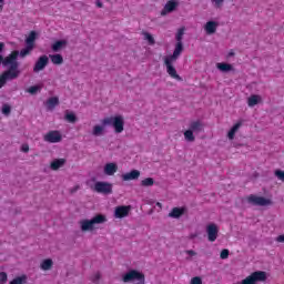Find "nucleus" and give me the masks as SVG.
<instances>
[{
    "label": "nucleus",
    "instance_id": "obj_1",
    "mask_svg": "<svg viewBox=\"0 0 284 284\" xmlns=\"http://www.w3.org/2000/svg\"><path fill=\"white\" fill-rule=\"evenodd\" d=\"M19 51L14 50L9 55L3 58L0 55V65L4 68H9L0 74V89L8 83V81H14V79H19L21 77V70L19 69Z\"/></svg>",
    "mask_w": 284,
    "mask_h": 284
},
{
    "label": "nucleus",
    "instance_id": "obj_2",
    "mask_svg": "<svg viewBox=\"0 0 284 284\" xmlns=\"http://www.w3.org/2000/svg\"><path fill=\"white\" fill-rule=\"evenodd\" d=\"M102 125H112L115 134H121L125 130V120L123 115L109 116L102 120Z\"/></svg>",
    "mask_w": 284,
    "mask_h": 284
},
{
    "label": "nucleus",
    "instance_id": "obj_3",
    "mask_svg": "<svg viewBox=\"0 0 284 284\" xmlns=\"http://www.w3.org/2000/svg\"><path fill=\"white\" fill-rule=\"evenodd\" d=\"M108 219L103 214H97L91 220H81L80 221V227L82 232H92L94 230V225H101L102 223H105Z\"/></svg>",
    "mask_w": 284,
    "mask_h": 284
},
{
    "label": "nucleus",
    "instance_id": "obj_4",
    "mask_svg": "<svg viewBox=\"0 0 284 284\" xmlns=\"http://www.w3.org/2000/svg\"><path fill=\"white\" fill-rule=\"evenodd\" d=\"M123 283H132L138 281L136 284H145V275L136 270H131L122 277Z\"/></svg>",
    "mask_w": 284,
    "mask_h": 284
},
{
    "label": "nucleus",
    "instance_id": "obj_5",
    "mask_svg": "<svg viewBox=\"0 0 284 284\" xmlns=\"http://www.w3.org/2000/svg\"><path fill=\"white\" fill-rule=\"evenodd\" d=\"M246 201L251 205H258L260 207H267L268 205H272V200L254 194L248 195Z\"/></svg>",
    "mask_w": 284,
    "mask_h": 284
},
{
    "label": "nucleus",
    "instance_id": "obj_6",
    "mask_svg": "<svg viewBox=\"0 0 284 284\" xmlns=\"http://www.w3.org/2000/svg\"><path fill=\"white\" fill-rule=\"evenodd\" d=\"M173 63H176V61L171 60L170 58H164V65L166 68V72H168L169 77H171V79H175L176 81H183L181 75H179V73H176V68H174Z\"/></svg>",
    "mask_w": 284,
    "mask_h": 284
},
{
    "label": "nucleus",
    "instance_id": "obj_7",
    "mask_svg": "<svg viewBox=\"0 0 284 284\" xmlns=\"http://www.w3.org/2000/svg\"><path fill=\"white\" fill-rule=\"evenodd\" d=\"M49 63H50V58H48V55L45 54L40 55L33 65V72L37 73L45 70Z\"/></svg>",
    "mask_w": 284,
    "mask_h": 284
},
{
    "label": "nucleus",
    "instance_id": "obj_8",
    "mask_svg": "<svg viewBox=\"0 0 284 284\" xmlns=\"http://www.w3.org/2000/svg\"><path fill=\"white\" fill-rule=\"evenodd\" d=\"M206 234L210 243H214L219 239V226L214 223L209 224L206 226Z\"/></svg>",
    "mask_w": 284,
    "mask_h": 284
},
{
    "label": "nucleus",
    "instance_id": "obj_9",
    "mask_svg": "<svg viewBox=\"0 0 284 284\" xmlns=\"http://www.w3.org/2000/svg\"><path fill=\"white\" fill-rule=\"evenodd\" d=\"M94 190L98 194H112V185L108 182H97Z\"/></svg>",
    "mask_w": 284,
    "mask_h": 284
},
{
    "label": "nucleus",
    "instance_id": "obj_10",
    "mask_svg": "<svg viewBox=\"0 0 284 284\" xmlns=\"http://www.w3.org/2000/svg\"><path fill=\"white\" fill-rule=\"evenodd\" d=\"M130 210H132V206L130 205H121L115 207L114 211V217L115 219H125L130 214Z\"/></svg>",
    "mask_w": 284,
    "mask_h": 284
},
{
    "label": "nucleus",
    "instance_id": "obj_11",
    "mask_svg": "<svg viewBox=\"0 0 284 284\" xmlns=\"http://www.w3.org/2000/svg\"><path fill=\"white\" fill-rule=\"evenodd\" d=\"M183 54V42H176L173 54L164 57V59H170L171 61H178L179 57Z\"/></svg>",
    "mask_w": 284,
    "mask_h": 284
},
{
    "label": "nucleus",
    "instance_id": "obj_12",
    "mask_svg": "<svg viewBox=\"0 0 284 284\" xmlns=\"http://www.w3.org/2000/svg\"><path fill=\"white\" fill-rule=\"evenodd\" d=\"M61 139V133H59V131H50L44 135V141H47V143H60Z\"/></svg>",
    "mask_w": 284,
    "mask_h": 284
},
{
    "label": "nucleus",
    "instance_id": "obj_13",
    "mask_svg": "<svg viewBox=\"0 0 284 284\" xmlns=\"http://www.w3.org/2000/svg\"><path fill=\"white\" fill-rule=\"evenodd\" d=\"M178 7H179V2L174 0H169L164 6L163 10L161 11L162 17H165V14L170 12H174Z\"/></svg>",
    "mask_w": 284,
    "mask_h": 284
},
{
    "label": "nucleus",
    "instance_id": "obj_14",
    "mask_svg": "<svg viewBox=\"0 0 284 284\" xmlns=\"http://www.w3.org/2000/svg\"><path fill=\"white\" fill-rule=\"evenodd\" d=\"M118 171L119 165H116V163L114 162H110L104 165V174H106V176H114V174H116Z\"/></svg>",
    "mask_w": 284,
    "mask_h": 284
},
{
    "label": "nucleus",
    "instance_id": "obj_15",
    "mask_svg": "<svg viewBox=\"0 0 284 284\" xmlns=\"http://www.w3.org/2000/svg\"><path fill=\"white\" fill-rule=\"evenodd\" d=\"M141 176V171L131 170L128 173L122 174V181H136Z\"/></svg>",
    "mask_w": 284,
    "mask_h": 284
},
{
    "label": "nucleus",
    "instance_id": "obj_16",
    "mask_svg": "<svg viewBox=\"0 0 284 284\" xmlns=\"http://www.w3.org/2000/svg\"><path fill=\"white\" fill-rule=\"evenodd\" d=\"M219 28V22L216 21H207L204 26V30L206 34H214Z\"/></svg>",
    "mask_w": 284,
    "mask_h": 284
},
{
    "label": "nucleus",
    "instance_id": "obj_17",
    "mask_svg": "<svg viewBox=\"0 0 284 284\" xmlns=\"http://www.w3.org/2000/svg\"><path fill=\"white\" fill-rule=\"evenodd\" d=\"M185 214V207H173L169 213V219H181Z\"/></svg>",
    "mask_w": 284,
    "mask_h": 284
},
{
    "label": "nucleus",
    "instance_id": "obj_18",
    "mask_svg": "<svg viewBox=\"0 0 284 284\" xmlns=\"http://www.w3.org/2000/svg\"><path fill=\"white\" fill-rule=\"evenodd\" d=\"M189 130H191L195 134H199L200 132H203V122H201L199 120L192 121L189 125Z\"/></svg>",
    "mask_w": 284,
    "mask_h": 284
},
{
    "label": "nucleus",
    "instance_id": "obj_19",
    "mask_svg": "<svg viewBox=\"0 0 284 284\" xmlns=\"http://www.w3.org/2000/svg\"><path fill=\"white\" fill-rule=\"evenodd\" d=\"M65 165V159H55L51 162L50 169L57 172V170H60V168H63Z\"/></svg>",
    "mask_w": 284,
    "mask_h": 284
},
{
    "label": "nucleus",
    "instance_id": "obj_20",
    "mask_svg": "<svg viewBox=\"0 0 284 284\" xmlns=\"http://www.w3.org/2000/svg\"><path fill=\"white\" fill-rule=\"evenodd\" d=\"M262 101L261 95L258 94H252L248 99H247V105L248 108H254V105H258V103Z\"/></svg>",
    "mask_w": 284,
    "mask_h": 284
},
{
    "label": "nucleus",
    "instance_id": "obj_21",
    "mask_svg": "<svg viewBox=\"0 0 284 284\" xmlns=\"http://www.w3.org/2000/svg\"><path fill=\"white\" fill-rule=\"evenodd\" d=\"M57 105H59V98L58 97L49 98L45 102L47 110H54V108Z\"/></svg>",
    "mask_w": 284,
    "mask_h": 284
},
{
    "label": "nucleus",
    "instance_id": "obj_22",
    "mask_svg": "<svg viewBox=\"0 0 284 284\" xmlns=\"http://www.w3.org/2000/svg\"><path fill=\"white\" fill-rule=\"evenodd\" d=\"M241 125H243V123L237 122L231 128V130L227 133L230 141H234V136L236 135V132H239V129L241 128Z\"/></svg>",
    "mask_w": 284,
    "mask_h": 284
},
{
    "label": "nucleus",
    "instance_id": "obj_23",
    "mask_svg": "<svg viewBox=\"0 0 284 284\" xmlns=\"http://www.w3.org/2000/svg\"><path fill=\"white\" fill-rule=\"evenodd\" d=\"M37 41V31H30L29 36L26 39V45H31L34 48V42Z\"/></svg>",
    "mask_w": 284,
    "mask_h": 284
},
{
    "label": "nucleus",
    "instance_id": "obj_24",
    "mask_svg": "<svg viewBox=\"0 0 284 284\" xmlns=\"http://www.w3.org/2000/svg\"><path fill=\"white\" fill-rule=\"evenodd\" d=\"M64 45H68V41L65 40H58L51 45V50L53 52H59Z\"/></svg>",
    "mask_w": 284,
    "mask_h": 284
},
{
    "label": "nucleus",
    "instance_id": "obj_25",
    "mask_svg": "<svg viewBox=\"0 0 284 284\" xmlns=\"http://www.w3.org/2000/svg\"><path fill=\"white\" fill-rule=\"evenodd\" d=\"M51 62L53 63V65H61V63H63V55L57 53V54H50L49 55Z\"/></svg>",
    "mask_w": 284,
    "mask_h": 284
},
{
    "label": "nucleus",
    "instance_id": "obj_26",
    "mask_svg": "<svg viewBox=\"0 0 284 284\" xmlns=\"http://www.w3.org/2000/svg\"><path fill=\"white\" fill-rule=\"evenodd\" d=\"M52 265H54V262H52V260H50V258H47L41 262L40 267L44 272H48V270H52Z\"/></svg>",
    "mask_w": 284,
    "mask_h": 284
},
{
    "label": "nucleus",
    "instance_id": "obj_27",
    "mask_svg": "<svg viewBox=\"0 0 284 284\" xmlns=\"http://www.w3.org/2000/svg\"><path fill=\"white\" fill-rule=\"evenodd\" d=\"M103 132H105V128L103 125H94L92 130L93 136H102Z\"/></svg>",
    "mask_w": 284,
    "mask_h": 284
},
{
    "label": "nucleus",
    "instance_id": "obj_28",
    "mask_svg": "<svg viewBox=\"0 0 284 284\" xmlns=\"http://www.w3.org/2000/svg\"><path fill=\"white\" fill-rule=\"evenodd\" d=\"M184 139L185 141H187L189 143H194V141H196V138L194 136V131L192 130H186L184 132Z\"/></svg>",
    "mask_w": 284,
    "mask_h": 284
},
{
    "label": "nucleus",
    "instance_id": "obj_29",
    "mask_svg": "<svg viewBox=\"0 0 284 284\" xmlns=\"http://www.w3.org/2000/svg\"><path fill=\"white\" fill-rule=\"evenodd\" d=\"M28 283V275H21L13 278L9 284H26Z\"/></svg>",
    "mask_w": 284,
    "mask_h": 284
},
{
    "label": "nucleus",
    "instance_id": "obj_30",
    "mask_svg": "<svg viewBox=\"0 0 284 284\" xmlns=\"http://www.w3.org/2000/svg\"><path fill=\"white\" fill-rule=\"evenodd\" d=\"M154 185V179L153 178H145L144 180L141 181V186L142 187H152Z\"/></svg>",
    "mask_w": 284,
    "mask_h": 284
},
{
    "label": "nucleus",
    "instance_id": "obj_31",
    "mask_svg": "<svg viewBox=\"0 0 284 284\" xmlns=\"http://www.w3.org/2000/svg\"><path fill=\"white\" fill-rule=\"evenodd\" d=\"M217 70H221V72H230V70H232V64H230V63H217Z\"/></svg>",
    "mask_w": 284,
    "mask_h": 284
},
{
    "label": "nucleus",
    "instance_id": "obj_32",
    "mask_svg": "<svg viewBox=\"0 0 284 284\" xmlns=\"http://www.w3.org/2000/svg\"><path fill=\"white\" fill-rule=\"evenodd\" d=\"M183 34H185V28L182 27L178 30V33L175 36L178 43H183Z\"/></svg>",
    "mask_w": 284,
    "mask_h": 284
},
{
    "label": "nucleus",
    "instance_id": "obj_33",
    "mask_svg": "<svg viewBox=\"0 0 284 284\" xmlns=\"http://www.w3.org/2000/svg\"><path fill=\"white\" fill-rule=\"evenodd\" d=\"M32 50H34V47H31L30 44H26V48L20 51V57L22 58L28 57V54H30Z\"/></svg>",
    "mask_w": 284,
    "mask_h": 284
},
{
    "label": "nucleus",
    "instance_id": "obj_34",
    "mask_svg": "<svg viewBox=\"0 0 284 284\" xmlns=\"http://www.w3.org/2000/svg\"><path fill=\"white\" fill-rule=\"evenodd\" d=\"M64 119L68 123H77V115L74 113H67Z\"/></svg>",
    "mask_w": 284,
    "mask_h": 284
},
{
    "label": "nucleus",
    "instance_id": "obj_35",
    "mask_svg": "<svg viewBox=\"0 0 284 284\" xmlns=\"http://www.w3.org/2000/svg\"><path fill=\"white\" fill-rule=\"evenodd\" d=\"M27 92H29V94H37V92H41V87L32 85L27 90Z\"/></svg>",
    "mask_w": 284,
    "mask_h": 284
},
{
    "label": "nucleus",
    "instance_id": "obj_36",
    "mask_svg": "<svg viewBox=\"0 0 284 284\" xmlns=\"http://www.w3.org/2000/svg\"><path fill=\"white\" fill-rule=\"evenodd\" d=\"M144 39L149 42V45H154L155 41H154V37H152V34H150L149 32H145Z\"/></svg>",
    "mask_w": 284,
    "mask_h": 284
},
{
    "label": "nucleus",
    "instance_id": "obj_37",
    "mask_svg": "<svg viewBox=\"0 0 284 284\" xmlns=\"http://www.w3.org/2000/svg\"><path fill=\"white\" fill-rule=\"evenodd\" d=\"M229 257H230V250L227 248L222 250L220 253V258H222V261H225V258H229Z\"/></svg>",
    "mask_w": 284,
    "mask_h": 284
},
{
    "label": "nucleus",
    "instance_id": "obj_38",
    "mask_svg": "<svg viewBox=\"0 0 284 284\" xmlns=\"http://www.w3.org/2000/svg\"><path fill=\"white\" fill-rule=\"evenodd\" d=\"M274 174L278 179V181H282L284 183V171L275 170Z\"/></svg>",
    "mask_w": 284,
    "mask_h": 284
},
{
    "label": "nucleus",
    "instance_id": "obj_39",
    "mask_svg": "<svg viewBox=\"0 0 284 284\" xmlns=\"http://www.w3.org/2000/svg\"><path fill=\"white\" fill-rule=\"evenodd\" d=\"M0 283H1V284L8 283V273H6V272H0Z\"/></svg>",
    "mask_w": 284,
    "mask_h": 284
},
{
    "label": "nucleus",
    "instance_id": "obj_40",
    "mask_svg": "<svg viewBox=\"0 0 284 284\" xmlns=\"http://www.w3.org/2000/svg\"><path fill=\"white\" fill-rule=\"evenodd\" d=\"M225 0H212V3H214V8H223V3Z\"/></svg>",
    "mask_w": 284,
    "mask_h": 284
},
{
    "label": "nucleus",
    "instance_id": "obj_41",
    "mask_svg": "<svg viewBox=\"0 0 284 284\" xmlns=\"http://www.w3.org/2000/svg\"><path fill=\"white\" fill-rule=\"evenodd\" d=\"M191 284H203V280L200 276H195L191 280Z\"/></svg>",
    "mask_w": 284,
    "mask_h": 284
},
{
    "label": "nucleus",
    "instance_id": "obj_42",
    "mask_svg": "<svg viewBox=\"0 0 284 284\" xmlns=\"http://www.w3.org/2000/svg\"><path fill=\"white\" fill-rule=\"evenodd\" d=\"M10 112H11L10 105L4 104V105L2 106V113H4L6 115H8V114H10Z\"/></svg>",
    "mask_w": 284,
    "mask_h": 284
},
{
    "label": "nucleus",
    "instance_id": "obj_43",
    "mask_svg": "<svg viewBox=\"0 0 284 284\" xmlns=\"http://www.w3.org/2000/svg\"><path fill=\"white\" fill-rule=\"evenodd\" d=\"M276 243H284V234L282 235H278L276 239H275Z\"/></svg>",
    "mask_w": 284,
    "mask_h": 284
},
{
    "label": "nucleus",
    "instance_id": "obj_44",
    "mask_svg": "<svg viewBox=\"0 0 284 284\" xmlns=\"http://www.w3.org/2000/svg\"><path fill=\"white\" fill-rule=\"evenodd\" d=\"M22 152H30V146L28 144H23L21 148Z\"/></svg>",
    "mask_w": 284,
    "mask_h": 284
},
{
    "label": "nucleus",
    "instance_id": "obj_45",
    "mask_svg": "<svg viewBox=\"0 0 284 284\" xmlns=\"http://www.w3.org/2000/svg\"><path fill=\"white\" fill-rule=\"evenodd\" d=\"M100 278H101V274L97 273L94 275L93 283H98V281H100Z\"/></svg>",
    "mask_w": 284,
    "mask_h": 284
},
{
    "label": "nucleus",
    "instance_id": "obj_46",
    "mask_svg": "<svg viewBox=\"0 0 284 284\" xmlns=\"http://www.w3.org/2000/svg\"><path fill=\"white\" fill-rule=\"evenodd\" d=\"M186 254H189V256H196V253L193 250L186 251Z\"/></svg>",
    "mask_w": 284,
    "mask_h": 284
},
{
    "label": "nucleus",
    "instance_id": "obj_47",
    "mask_svg": "<svg viewBox=\"0 0 284 284\" xmlns=\"http://www.w3.org/2000/svg\"><path fill=\"white\" fill-rule=\"evenodd\" d=\"M3 48H6V44L3 42H0V54L3 52Z\"/></svg>",
    "mask_w": 284,
    "mask_h": 284
},
{
    "label": "nucleus",
    "instance_id": "obj_48",
    "mask_svg": "<svg viewBox=\"0 0 284 284\" xmlns=\"http://www.w3.org/2000/svg\"><path fill=\"white\" fill-rule=\"evenodd\" d=\"M97 6H98L99 8H103V2L98 1V2H97Z\"/></svg>",
    "mask_w": 284,
    "mask_h": 284
},
{
    "label": "nucleus",
    "instance_id": "obj_49",
    "mask_svg": "<svg viewBox=\"0 0 284 284\" xmlns=\"http://www.w3.org/2000/svg\"><path fill=\"white\" fill-rule=\"evenodd\" d=\"M156 206H158V207H163V204H161V202H158V203H156Z\"/></svg>",
    "mask_w": 284,
    "mask_h": 284
},
{
    "label": "nucleus",
    "instance_id": "obj_50",
    "mask_svg": "<svg viewBox=\"0 0 284 284\" xmlns=\"http://www.w3.org/2000/svg\"><path fill=\"white\" fill-rule=\"evenodd\" d=\"M3 11V4H0V12Z\"/></svg>",
    "mask_w": 284,
    "mask_h": 284
},
{
    "label": "nucleus",
    "instance_id": "obj_51",
    "mask_svg": "<svg viewBox=\"0 0 284 284\" xmlns=\"http://www.w3.org/2000/svg\"><path fill=\"white\" fill-rule=\"evenodd\" d=\"M229 57H234V52H230V53H229Z\"/></svg>",
    "mask_w": 284,
    "mask_h": 284
},
{
    "label": "nucleus",
    "instance_id": "obj_52",
    "mask_svg": "<svg viewBox=\"0 0 284 284\" xmlns=\"http://www.w3.org/2000/svg\"><path fill=\"white\" fill-rule=\"evenodd\" d=\"M6 2V0H0V4H3Z\"/></svg>",
    "mask_w": 284,
    "mask_h": 284
}]
</instances>
